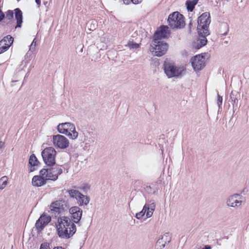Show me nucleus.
<instances>
[{
	"label": "nucleus",
	"instance_id": "f3484780",
	"mask_svg": "<svg viewBox=\"0 0 249 249\" xmlns=\"http://www.w3.org/2000/svg\"><path fill=\"white\" fill-rule=\"evenodd\" d=\"M15 18L17 20V25L16 28H19L21 26V24L23 22L22 18V13L20 9L18 8H17L14 10Z\"/></svg>",
	"mask_w": 249,
	"mask_h": 249
},
{
	"label": "nucleus",
	"instance_id": "2f4dec72",
	"mask_svg": "<svg viewBox=\"0 0 249 249\" xmlns=\"http://www.w3.org/2000/svg\"><path fill=\"white\" fill-rule=\"evenodd\" d=\"M3 41H0V54L6 51L9 48V46H6L3 45Z\"/></svg>",
	"mask_w": 249,
	"mask_h": 249
},
{
	"label": "nucleus",
	"instance_id": "c85d7f7f",
	"mask_svg": "<svg viewBox=\"0 0 249 249\" xmlns=\"http://www.w3.org/2000/svg\"><path fill=\"white\" fill-rule=\"evenodd\" d=\"M146 211L147 210L146 204L143 206L142 210L140 212L136 214V217L139 219L141 218L143 216H144Z\"/></svg>",
	"mask_w": 249,
	"mask_h": 249
},
{
	"label": "nucleus",
	"instance_id": "dca6fc26",
	"mask_svg": "<svg viewBox=\"0 0 249 249\" xmlns=\"http://www.w3.org/2000/svg\"><path fill=\"white\" fill-rule=\"evenodd\" d=\"M155 208L156 205L154 201L153 200H148L147 201V204H146L147 212L146 215L147 218H149L152 216Z\"/></svg>",
	"mask_w": 249,
	"mask_h": 249
},
{
	"label": "nucleus",
	"instance_id": "6ab92c4d",
	"mask_svg": "<svg viewBox=\"0 0 249 249\" xmlns=\"http://www.w3.org/2000/svg\"><path fill=\"white\" fill-rule=\"evenodd\" d=\"M238 94L236 92L231 91L230 94V102L233 106V109H234L237 107L238 104Z\"/></svg>",
	"mask_w": 249,
	"mask_h": 249
},
{
	"label": "nucleus",
	"instance_id": "473e14b6",
	"mask_svg": "<svg viewBox=\"0 0 249 249\" xmlns=\"http://www.w3.org/2000/svg\"><path fill=\"white\" fill-rule=\"evenodd\" d=\"M223 102V98L222 96L217 94V104L219 109L222 108V104Z\"/></svg>",
	"mask_w": 249,
	"mask_h": 249
},
{
	"label": "nucleus",
	"instance_id": "aec40b11",
	"mask_svg": "<svg viewBox=\"0 0 249 249\" xmlns=\"http://www.w3.org/2000/svg\"><path fill=\"white\" fill-rule=\"evenodd\" d=\"M198 1V0H187L185 3L187 10L189 12H192Z\"/></svg>",
	"mask_w": 249,
	"mask_h": 249
},
{
	"label": "nucleus",
	"instance_id": "0eeeda50",
	"mask_svg": "<svg viewBox=\"0 0 249 249\" xmlns=\"http://www.w3.org/2000/svg\"><path fill=\"white\" fill-rule=\"evenodd\" d=\"M53 143L55 147L65 149L69 145V142L66 137L58 134L53 136Z\"/></svg>",
	"mask_w": 249,
	"mask_h": 249
},
{
	"label": "nucleus",
	"instance_id": "f8f14e48",
	"mask_svg": "<svg viewBox=\"0 0 249 249\" xmlns=\"http://www.w3.org/2000/svg\"><path fill=\"white\" fill-rule=\"evenodd\" d=\"M48 179L55 181L57 179L58 175L63 172V169L58 165L55 167H50Z\"/></svg>",
	"mask_w": 249,
	"mask_h": 249
},
{
	"label": "nucleus",
	"instance_id": "f03ea898",
	"mask_svg": "<svg viewBox=\"0 0 249 249\" xmlns=\"http://www.w3.org/2000/svg\"><path fill=\"white\" fill-rule=\"evenodd\" d=\"M56 227L57 234L62 239H69L73 236L76 231L75 223L68 216L58 217Z\"/></svg>",
	"mask_w": 249,
	"mask_h": 249
},
{
	"label": "nucleus",
	"instance_id": "c756f323",
	"mask_svg": "<svg viewBox=\"0 0 249 249\" xmlns=\"http://www.w3.org/2000/svg\"><path fill=\"white\" fill-rule=\"evenodd\" d=\"M49 170V168L42 169L39 172L40 175L39 176L44 177V178L48 179Z\"/></svg>",
	"mask_w": 249,
	"mask_h": 249
},
{
	"label": "nucleus",
	"instance_id": "58836bf2",
	"mask_svg": "<svg viewBox=\"0 0 249 249\" xmlns=\"http://www.w3.org/2000/svg\"><path fill=\"white\" fill-rule=\"evenodd\" d=\"M36 47H34V45L31 44L30 46L29 51L33 52L35 50Z\"/></svg>",
	"mask_w": 249,
	"mask_h": 249
},
{
	"label": "nucleus",
	"instance_id": "4be33fe9",
	"mask_svg": "<svg viewBox=\"0 0 249 249\" xmlns=\"http://www.w3.org/2000/svg\"><path fill=\"white\" fill-rule=\"evenodd\" d=\"M70 139L72 140H75L78 136V132L76 131L75 126L74 124H73V127L71 129L70 128L69 132L66 134Z\"/></svg>",
	"mask_w": 249,
	"mask_h": 249
},
{
	"label": "nucleus",
	"instance_id": "7c9ffc66",
	"mask_svg": "<svg viewBox=\"0 0 249 249\" xmlns=\"http://www.w3.org/2000/svg\"><path fill=\"white\" fill-rule=\"evenodd\" d=\"M126 46L128 47L130 49H137L139 47L140 45L137 43L129 41L127 45H126Z\"/></svg>",
	"mask_w": 249,
	"mask_h": 249
},
{
	"label": "nucleus",
	"instance_id": "a211bd4d",
	"mask_svg": "<svg viewBox=\"0 0 249 249\" xmlns=\"http://www.w3.org/2000/svg\"><path fill=\"white\" fill-rule=\"evenodd\" d=\"M76 200L80 206H86L89 204L90 201V198L87 196L81 194L80 196L79 195Z\"/></svg>",
	"mask_w": 249,
	"mask_h": 249
},
{
	"label": "nucleus",
	"instance_id": "ea45409f",
	"mask_svg": "<svg viewBox=\"0 0 249 249\" xmlns=\"http://www.w3.org/2000/svg\"><path fill=\"white\" fill-rule=\"evenodd\" d=\"M32 45H34V47H36V38H35L31 44Z\"/></svg>",
	"mask_w": 249,
	"mask_h": 249
},
{
	"label": "nucleus",
	"instance_id": "9b49d317",
	"mask_svg": "<svg viewBox=\"0 0 249 249\" xmlns=\"http://www.w3.org/2000/svg\"><path fill=\"white\" fill-rule=\"evenodd\" d=\"M69 212L71 215V221L76 224L78 223L82 217V210L77 206H73L70 209Z\"/></svg>",
	"mask_w": 249,
	"mask_h": 249
},
{
	"label": "nucleus",
	"instance_id": "79ce46f5",
	"mask_svg": "<svg viewBox=\"0 0 249 249\" xmlns=\"http://www.w3.org/2000/svg\"><path fill=\"white\" fill-rule=\"evenodd\" d=\"M36 3L38 5V7L40 5L41 1L40 0H35Z\"/></svg>",
	"mask_w": 249,
	"mask_h": 249
},
{
	"label": "nucleus",
	"instance_id": "a18cd8bd",
	"mask_svg": "<svg viewBox=\"0 0 249 249\" xmlns=\"http://www.w3.org/2000/svg\"><path fill=\"white\" fill-rule=\"evenodd\" d=\"M89 142H94V138H91V140H89Z\"/></svg>",
	"mask_w": 249,
	"mask_h": 249
},
{
	"label": "nucleus",
	"instance_id": "6e6552de",
	"mask_svg": "<svg viewBox=\"0 0 249 249\" xmlns=\"http://www.w3.org/2000/svg\"><path fill=\"white\" fill-rule=\"evenodd\" d=\"M51 221V217L49 215L43 213L36 223V227L38 232H40L43 230L48 223Z\"/></svg>",
	"mask_w": 249,
	"mask_h": 249
},
{
	"label": "nucleus",
	"instance_id": "20e7f679",
	"mask_svg": "<svg viewBox=\"0 0 249 249\" xmlns=\"http://www.w3.org/2000/svg\"><path fill=\"white\" fill-rule=\"evenodd\" d=\"M56 152L52 147L45 148L41 152V156L44 163L49 167L53 166L55 164Z\"/></svg>",
	"mask_w": 249,
	"mask_h": 249
},
{
	"label": "nucleus",
	"instance_id": "37998d69",
	"mask_svg": "<svg viewBox=\"0 0 249 249\" xmlns=\"http://www.w3.org/2000/svg\"><path fill=\"white\" fill-rule=\"evenodd\" d=\"M211 247L209 245H206L204 248H203L202 249H211Z\"/></svg>",
	"mask_w": 249,
	"mask_h": 249
},
{
	"label": "nucleus",
	"instance_id": "cd10ccee",
	"mask_svg": "<svg viewBox=\"0 0 249 249\" xmlns=\"http://www.w3.org/2000/svg\"><path fill=\"white\" fill-rule=\"evenodd\" d=\"M8 178L7 176H3L0 178V189H3L7 184Z\"/></svg>",
	"mask_w": 249,
	"mask_h": 249
},
{
	"label": "nucleus",
	"instance_id": "bb28decb",
	"mask_svg": "<svg viewBox=\"0 0 249 249\" xmlns=\"http://www.w3.org/2000/svg\"><path fill=\"white\" fill-rule=\"evenodd\" d=\"M71 197L75 198L76 199L78 197L79 195L81 194L80 192L76 190L71 189L67 191Z\"/></svg>",
	"mask_w": 249,
	"mask_h": 249
},
{
	"label": "nucleus",
	"instance_id": "f704fd0d",
	"mask_svg": "<svg viewBox=\"0 0 249 249\" xmlns=\"http://www.w3.org/2000/svg\"><path fill=\"white\" fill-rule=\"evenodd\" d=\"M145 189L148 193H152L153 194H156L158 191V189L155 188L153 189V191L152 192V188L150 186H146Z\"/></svg>",
	"mask_w": 249,
	"mask_h": 249
},
{
	"label": "nucleus",
	"instance_id": "8fccbe9b",
	"mask_svg": "<svg viewBox=\"0 0 249 249\" xmlns=\"http://www.w3.org/2000/svg\"><path fill=\"white\" fill-rule=\"evenodd\" d=\"M227 34V33H224L223 35H226Z\"/></svg>",
	"mask_w": 249,
	"mask_h": 249
},
{
	"label": "nucleus",
	"instance_id": "c9c22d12",
	"mask_svg": "<svg viewBox=\"0 0 249 249\" xmlns=\"http://www.w3.org/2000/svg\"><path fill=\"white\" fill-rule=\"evenodd\" d=\"M39 249H50V244L47 242L42 243Z\"/></svg>",
	"mask_w": 249,
	"mask_h": 249
},
{
	"label": "nucleus",
	"instance_id": "9d476101",
	"mask_svg": "<svg viewBox=\"0 0 249 249\" xmlns=\"http://www.w3.org/2000/svg\"><path fill=\"white\" fill-rule=\"evenodd\" d=\"M205 59L204 56L199 54L192 59V65L195 71H200L205 66Z\"/></svg>",
	"mask_w": 249,
	"mask_h": 249
},
{
	"label": "nucleus",
	"instance_id": "7ed1b4c3",
	"mask_svg": "<svg viewBox=\"0 0 249 249\" xmlns=\"http://www.w3.org/2000/svg\"><path fill=\"white\" fill-rule=\"evenodd\" d=\"M167 21L169 25L173 29L182 28L185 24L183 16L178 12L169 15Z\"/></svg>",
	"mask_w": 249,
	"mask_h": 249
},
{
	"label": "nucleus",
	"instance_id": "e433bc0d",
	"mask_svg": "<svg viewBox=\"0 0 249 249\" xmlns=\"http://www.w3.org/2000/svg\"><path fill=\"white\" fill-rule=\"evenodd\" d=\"M80 189L86 193L89 190V187L88 185H85L82 187H80Z\"/></svg>",
	"mask_w": 249,
	"mask_h": 249
},
{
	"label": "nucleus",
	"instance_id": "de8ad7c7",
	"mask_svg": "<svg viewBox=\"0 0 249 249\" xmlns=\"http://www.w3.org/2000/svg\"><path fill=\"white\" fill-rule=\"evenodd\" d=\"M192 24L191 22H190V23H189V25L190 28H191V26H192Z\"/></svg>",
	"mask_w": 249,
	"mask_h": 249
},
{
	"label": "nucleus",
	"instance_id": "f257e3e1",
	"mask_svg": "<svg viewBox=\"0 0 249 249\" xmlns=\"http://www.w3.org/2000/svg\"><path fill=\"white\" fill-rule=\"evenodd\" d=\"M210 18V13L208 12L203 13L198 18L197 30L200 37L193 42L194 48L198 50L206 45V36L210 35L209 27L211 23Z\"/></svg>",
	"mask_w": 249,
	"mask_h": 249
},
{
	"label": "nucleus",
	"instance_id": "4c0bfd02",
	"mask_svg": "<svg viewBox=\"0 0 249 249\" xmlns=\"http://www.w3.org/2000/svg\"><path fill=\"white\" fill-rule=\"evenodd\" d=\"M142 0H130L129 1V3L130 2H132L133 3L136 4L141 3Z\"/></svg>",
	"mask_w": 249,
	"mask_h": 249
},
{
	"label": "nucleus",
	"instance_id": "39448f33",
	"mask_svg": "<svg viewBox=\"0 0 249 249\" xmlns=\"http://www.w3.org/2000/svg\"><path fill=\"white\" fill-rule=\"evenodd\" d=\"M164 70L168 78H172L181 75L185 69L183 67H177L171 63L165 62Z\"/></svg>",
	"mask_w": 249,
	"mask_h": 249
},
{
	"label": "nucleus",
	"instance_id": "49530a36",
	"mask_svg": "<svg viewBox=\"0 0 249 249\" xmlns=\"http://www.w3.org/2000/svg\"><path fill=\"white\" fill-rule=\"evenodd\" d=\"M84 236H85V237H84V241H85L87 238V235L86 234H85Z\"/></svg>",
	"mask_w": 249,
	"mask_h": 249
},
{
	"label": "nucleus",
	"instance_id": "4468645a",
	"mask_svg": "<svg viewBox=\"0 0 249 249\" xmlns=\"http://www.w3.org/2000/svg\"><path fill=\"white\" fill-rule=\"evenodd\" d=\"M73 124L69 122L60 124L57 126L58 131L60 133L66 135L70 128L71 129V127H73Z\"/></svg>",
	"mask_w": 249,
	"mask_h": 249
},
{
	"label": "nucleus",
	"instance_id": "a19ab883",
	"mask_svg": "<svg viewBox=\"0 0 249 249\" xmlns=\"http://www.w3.org/2000/svg\"><path fill=\"white\" fill-rule=\"evenodd\" d=\"M130 0H123V2L125 4H129Z\"/></svg>",
	"mask_w": 249,
	"mask_h": 249
},
{
	"label": "nucleus",
	"instance_id": "412c9836",
	"mask_svg": "<svg viewBox=\"0 0 249 249\" xmlns=\"http://www.w3.org/2000/svg\"><path fill=\"white\" fill-rule=\"evenodd\" d=\"M51 205L53 207L62 208L63 210L67 208V202L63 200H56L52 203Z\"/></svg>",
	"mask_w": 249,
	"mask_h": 249
},
{
	"label": "nucleus",
	"instance_id": "5701e85b",
	"mask_svg": "<svg viewBox=\"0 0 249 249\" xmlns=\"http://www.w3.org/2000/svg\"><path fill=\"white\" fill-rule=\"evenodd\" d=\"M50 212L51 214H52V216L53 215L56 217L59 214H60L62 211L64 210H62V208L53 207V206H50Z\"/></svg>",
	"mask_w": 249,
	"mask_h": 249
},
{
	"label": "nucleus",
	"instance_id": "393cba45",
	"mask_svg": "<svg viewBox=\"0 0 249 249\" xmlns=\"http://www.w3.org/2000/svg\"><path fill=\"white\" fill-rule=\"evenodd\" d=\"M29 163L32 166L37 165L38 163H39V161L35 154H33L30 156L29 160Z\"/></svg>",
	"mask_w": 249,
	"mask_h": 249
},
{
	"label": "nucleus",
	"instance_id": "72a5a7b5",
	"mask_svg": "<svg viewBox=\"0 0 249 249\" xmlns=\"http://www.w3.org/2000/svg\"><path fill=\"white\" fill-rule=\"evenodd\" d=\"M14 17V12L12 10H8L6 14V18L8 20H11Z\"/></svg>",
	"mask_w": 249,
	"mask_h": 249
},
{
	"label": "nucleus",
	"instance_id": "a878e982",
	"mask_svg": "<svg viewBox=\"0 0 249 249\" xmlns=\"http://www.w3.org/2000/svg\"><path fill=\"white\" fill-rule=\"evenodd\" d=\"M171 238V237L170 236L169 233L166 232L164 233L163 236H161V238L158 240V242H159L160 244V240L163 239L164 240V244L162 245V246L164 247L165 246V244L169 243L170 242Z\"/></svg>",
	"mask_w": 249,
	"mask_h": 249
},
{
	"label": "nucleus",
	"instance_id": "1a4fd4ad",
	"mask_svg": "<svg viewBox=\"0 0 249 249\" xmlns=\"http://www.w3.org/2000/svg\"><path fill=\"white\" fill-rule=\"evenodd\" d=\"M168 27L165 25H162L160 29L157 30L154 34L153 40H160L161 38L168 37L169 35Z\"/></svg>",
	"mask_w": 249,
	"mask_h": 249
},
{
	"label": "nucleus",
	"instance_id": "ddd939ff",
	"mask_svg": "<svg viewBox=\"0 0 249 249\" xmlns=\"http://www.w3.org/2000/svg\"><path fill=\"white\" fill-rule=\"evenodd\" d=\"M239 194H234L231 196L227 200L226 203L228 206L231 207H239L242 205V201Z\"/></svg>",
	"mask_w": 249,
	"mask_h": 249
},
{
	"label": "nucleus",
	"instance_id": "b1692460",
	"mask_svg": "<svg viewBox=\"0 0 249 249\" xmlns=\"http://www.w3.org/2000/svg\"><path fill=\"white\" fill-rule=\"evenodd\" d=\"M3 45L6 46H9V47L13 44L14 38L10 35H8L5 36L2 40L0 41H3Z\"/></svg>",
	"mask_w": 249,
	"mask_h": 249
},
{
	"label": "nucleus",
	"instance_id": "09e8293b",
	"mask_svg": "<svg viewBox=\"0 0 249 249\" xmlns=\"http://www.w3.org/2000/svg\"><path fill=\"white\" fill-rule=\"evenodd\" d=\"M1 144H2V142H0V145H1Z\"/></svg>",
	"mask_w": 249,
	"mask_h": 249
},
{
	"label": "nucleus",
	"instance_id": "2eb2a0df",
	"mask_svg": "<svg viewBox=\"0 0 249 249\" xmlns=\"http://www.w3.org/2000/svg\"><path fill=\"white\" fill-rule=\"evenodd\" d=\"M47 179L44 177L35 176L32 178V184L34 186L40 187L46 183Z\"/></svg>",
	"mask_w": 249,
	"mask_h": 249
},
{
	"label": "nucleus",
	"instance_id": "423d86ee",
	"mask_svg": "<svg viewBox=\"0 0 249 249\" xmlns=\"http://www.w3.org/2000/svg\"><path fill=\"white\" fill-rule=\"evenodd\" d=\"M153 42L151 51L155 53V55L157 56L164 55L168 47L167 43L161 40H153Z\"/></svg>",
	"mask_w": 249,
	"mask_h": 249
},
{
	"label": "nucleus",
	"instance_id": "c03bdc74",
	"mask_svg": "<svg viewBox=\"0 0 249 249\" xmlns=\"http://www.w3.org/2000/svg\"><path fill=\"white\" fill-rule=\"evenodd\" d=\"M53 249H65L62 248V247H54Z\"/></svg>",
	"mask_w": 249,
	"mask_h": 249
}]
</instances>
